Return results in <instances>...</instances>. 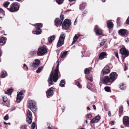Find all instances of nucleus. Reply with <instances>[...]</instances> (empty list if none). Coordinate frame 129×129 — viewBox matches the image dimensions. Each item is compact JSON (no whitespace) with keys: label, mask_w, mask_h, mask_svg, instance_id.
<instances>
[{"label":"nucleus","mask_w":129,"mask_h":129,"mask_svg":"<svg viewBox=\"0 0 129 129\" xmlns=\"http://www.w3.org/2000/svg\"><path fill=\"white\" fill-rule=\"evenodd\" d=\"M126 87L125 84H121L120 85L119 88L121 90H123Z\"/></svg>","instance_id":"cd10ccee"},{"label":"nucleus","mask_w":129,"mask_h":129,"mask_svg":"<svg viewBox=\"0 0 129 129\" xmlns=\"http://www.w3.org/2000/svg\"><path fill=\"white\" fill-rule=\"evenodd\" d=\"M107 24L108 27L109 28H112L113 26V23L110 20L108 21L107 23Z\"/></svg>","instance_id":"b1692460"},{"label":"nucleus","mask_w":129,"mask_h":129,"mask_svg":"<svg viewBox=\"0 0 129 129\" xmlns=\"http://www.w3.org/2000/svg\"><path fill=\"white\" fill-rule=\"evenodd\" d=\"M91 85L90 84L88 83H87V87L88 88H91Z\"/></svg>","instance_id":"de8ad7c7"},{"label":"nucleus","mask_w":129,"mask_h":129,"mask_svg":"<svg viewBox=\"0 0 129 129\" xmlns=\"http://www.w3.org/2000/svg\"><path fill=\"white\" fill-rule=\"evenodd\" d=\"M37 53L36 51H31L30 54L31 55H33L36 54Z\"/></svg>","instance_id":"c03bdc74"},{"label":"nucleus","mask_w":129,"mask_h":129,"mask_svg":"<svg viewBox=\"0 0 129 129\" xmlns=\"http://www.w3.org/2000/svg\"><path fill=\"white\" fill-rule=\"evenodd\" d=\"M107 55V53L105 52H102L100 54L99 59L102 60Z\"/></svg>","instance_id":"412c9836"},{"label":"nucleus","mask_w":129,"mask_h":129,"mask_svg":"<svg viewBox=\"0 0 129 129\" xmlns=\"http://www.w3.org/2000/svg\"><path fill=\"white\" fill-rule=\"evenodd\" d=\"M85 3H82L80 5V9L81 10H83L85 8Z\"/></svg>","instance_id":"bb28decb"},{"label":"nucleus","mask_w":129,"mask_h":129,"mask_svg":"<svg viewBox=\"0 0 129 129\" xmlns=\"http://www.w3.org/2000/svg\"><path fill=\"white\" fill-rule=\"evenodd\" d=\"M6 39L4 37H2L0 39V45H2L5 44Z\"/></svg>","instance_id":"393cba45"},{"label":"nucleus","mask_w":129,"mask_h":129,"mask_svg":"<svg viewBox=\"0 0 129 129\" xmlns=\"http://www.w3.org/2000/svg\"><path fill=\"white\" fill-rule=\"evenodd\" d=\"M123 123L125 126L129 127V117L127 116L124 117L123 118Z\"/></svg>","instance_id":"ddd939ff"},{"label":"nucleus","mask_w":129,"mask_h":129,"mask_svg":"<svg viewBox=\"0 0 129 129\" xmlns=\"http://www.w3.org/2000/svg\"><path fill=\"white\" fill-rule=\"evenodd\" d=\"M67 53V51H65L63 53H61L60 55L61 58H64L66 56Z\"/></svg>","instance_id":"c85d7f7f"},{"label":"nucleus","mask_w":129,"mask_h":129,"mask_svg":"<svg viewBox=\"0 0 129 129\" xmlns=\"http://www.w3.org/2000/svg\"><path fill=\"white\" fill-rule=\"evenodd\" d=\"M59 62V60L57 61V64L54 72L52 71L48 78V81L49 83V86L53 84V81L55 82H56L58 79V75L60 74L58 70Z\"/></svg>","instance_id":"f257e3e1"},{"label":"nucleus","mask_w":129,"mask_h":129,"mask_svg":"<svg viewBox=\"0 0 129 129\" xmlns=\"http://www.w3.org/2000/svg\"><path fill=\"white\" fill-rule=\"evenodd\" d=\"M108 114L109 116H111V113L110 111H109L108 112Z\"/></svg>","instance_id":"4d7b16f0"},{"label":"nucleus","mask_w":129,"mask_h":129,"mask_svg":"<svg viewBox=\"0 0 129 129\" xmlns=\"http://www.w3.org/2000/svg\"><path fill=\"white\" fill-rule=\"evenodd\" d=\"M23 92L21 91L20 92H18V94L16 98V101L17 103H19L23 98L22 96Z\"/></svg>","instance_id":"4468645a"},{"label":"nucleus","mask_w":129,"mask_h":129,"mask_svg":"<svg viewBox=\"0 0 129 129\" xmlns=\"http://www.w3.org/2000/svg\"><path fill=\"white\" fill-rule=\"evenodd\" d=\"M87 79L90 80L91 81H92L93 80L92 77L91 76H88L86 77Z\"/></svg>","instance_id":"72a5a7b5"},{"label":"nucleus","mask_w":129,"mask_h":129,"mask_svg":"<svg viewBox=\"0 0 129 129\" xmlns=\"http://www.w3.org/2000/svg\"><path fill=\"white\" fill-rule=\"evenodd\" d=\"M35 29H34L33 31V33L34 34L39 35L42 32V31L40 28L42 26V24L41 23H36L35 24Z\"/></svg>","instance_id":"f03ea898"},{"label":"nucleus","mask_w":129,"mask_h":129,"mask_svg":"<svg viewBox=\"0 0 129 129\" xmlns=\"http://www.w3.org/2000/svg\"><path fill=\"white\" fill-rule=\"evenodd\" d=\"M4 123L5 124H8V123H6V122H4Z\"/></svg>","instance_id":"338daca9"},{"label":"nucleus","mask_w":129,"mask_h":129,"mask_svg":"<svg viewBox=\"0 0 129 129\" xmlns=\"http://www.w3.org/2000/svg\"><path fill=\"white\" fill-rule=\"evenodd\" d=\"M65 37V36L64 34H62L60 35L57 44V47H60L63 44Z\"/></svg>","instance_id":"20e7f679"},{"label":"nucleus","mask_w":129,"mask_h":129,"mask_svg":"<svg viewBox=\"0 0 129 129\" xmlns=\"http://www.w3.org/2000/svg\"><path fill=\"white\" fill-rule=\"evenodd\" d=\"M110 124L112 125H113L114 124V122L113 121H111V122H110Z\"/></svg>","instance_id":"6e6d98bb"},{"label":"nucleus","mask_w":129,"mask_h":129,"mask_svg":"<svg viewBox=\"0 0 129 129\" xmlns=\"http://www.w3.org/2000/svg\"><path fill=\"white\" fill-rule=\"evenodd\" d=\"M118 33L120 35L122 36H124L128 34V31L124 29H121L118 31Z\"/></svg>","instance_id":"2eb2a0df"},{"label":"nucleus","mask_w":129,"mask_h":129,"mask_svg":"<svg viewBox=\"0 0 129 129\" xmlns=\"http://www.w3.org/2000/svg\"><path fill=\"white\" fill-rule=\"evenodd\" d=\"M100 119V117L99 116H97L93 119L91 121L90 123H96Z\"/></svg>","instance_id":"6ab92c4d"},{"label":"nucleus","mask_w":129,"mask_h":129,"mask_svg":"<svg viewBox=\"0 0 129 129\" xmlns=\"http://www.w3.org/2000/svg\"><path fill=\"white\" fill-rule=\"evenodd\" d=\"M79 36L80 35L79 34H76L75 35L73 38L72 44H74L75 42H76V41Z\"/></svg>","instance_id":"4be33fe9"},{"label":"nucleus","mask_w":129,"mask_h":129,"mask_svg":"<svg viewBox=\"0 0 129 129\" xmlns=\"http://www.w3.org/2000/svg\"><path fill=\"white\" fill-rule=\"evenodd\" d=\"M124 65H125V68H124V69L125 71H126V64L125 63Z\"/></svg>","instance_id":"bf43d9fd"},{"label":"nucleus","mask_w":129,"mask_h":129,"mask_svg":"<svg viewBox=\"0 0 129 129\" xmlns=\"http://www.w3.org/2000/svg\"><path fill=\"white\" fill-rule=\"evenodd\" d=\"M46 52V49L44 47H42L38 49L37 54L38 56H42Z\"/></svg>","instance_id":"0eeeda50"},{"label":"nucleus","mask_w":129,"mask_h":129,"mask_svg":"<svg viewBox=\"0 0 129 129\" xmlns=\"http://www.w3.org/2000/svg\"><path fill=\"white\" fill-rule=\"evenodd\" d=\"M85 122L87 123L88 122H87V120H85Z\"/></svg>","instance_id":"774afa93"},{"label":"nucleus","mask_w":129,"mask_h":129,"mask_svg":"<svg viewBox=\"0 0 129 129\" xmlns=\"http://www.w3.org/2000/svg\"><path fill=\"white\" fill-rule=\"evenodd\" d=\"M35 102L32 100H30L28 102V107L34 113L36 112L37 108L36 106Z\"/></svg>","instance_id":"7ed1b4c3"},{"label":"nucleus","mask_w":129,"mask_h":129,"mask_svg":"<svg viewBox=\"0 0 129 129\" xmlns=\"http://www.w3.org/2000/svg\"><path fill=\"white\" fill-rule=\"evenodd\" d=\"M89 71V69L88 68H86L84 70V73L85 74H88Z\"/></svg>","instance_id":"a19ab883"},{"label":"nucleus","mask_w":129,"mask_h":129,"mask_svg":"<svg viewBox=\"0 0 129 129\" xmlns=\"http://www.w3.org/2000/svg\"><path fill=\"white\" fill-rule=\"evenodd\" d=\"M53 88L51 87L47 91H46L47 96L48 98L50 96L52 95L53 94Z\"/></svg>","instance_id":"f3484780"},{"label":"nucleus","mask_w":129,"mask_h":129,"mask_svg":"<svg viewBox=\"0 0 129 129\" xmlns=\"http://www.w3.org/2000/svg\"><path fill=\"white\" fill-rule=\"evenodd\" d=\"M71 25V22L68 19H66L64 20L62 24V26L63 28L65 29L68 28Z\"/></svg>","instance_id":"6e6552de"},{"label":"nucleus","mask_w":129,"mask_h":129,"mask_svg":"<svg viewBox=\"0 0 129 129\" xmlns=\"http://www.w3.org/2000/svg\"><path fill=\"white\" fill-rule=\"evenodd\" d=\"M56 2L58 4H61L63 3V0H56Z\"/></svg>","instance_id":"f704fd0d"},{"label":"nucleus","mask_w":129,"mask_h":129,"mask_svg":"<svg viewBox=\"0 0 129 129\" xmlns=\"http://www.w3.org/2000/svg\"><path fill=\"white\" fill-rule=\"evenodd\" d=\"M60 18L61 19V20L58 18H56L55 20V24L57 26H58L61 24L64 19L63 15H61L60 16Z\"/></svg>","instance_id":"1a4fd4ad"},{"label":"nucleus","mask_w":129,"mask_h":129,"mask_svg":"<svg viewBox=\"0 0 129 129\" xmlns=\"http://www.w3.org/2000/svg\"><path fill=\"white\" fill-rule=\"evenodd\" d=\"M120 18H117V23L118 24V23L119 24V23L120 21Z\"/></svg>","instance_id":"603ef678"},{"label":"nucleus","mask_w":129,"mask_h":129,"mask_svg":"<svg viewBox=\"0 0 129 129\" xmlns=\"http://www.w3.org/2000/svg\"><path fill=\"white\" fill-rule=\"evenodd\" d=\"M3 11V10L1 8H0V12H2Z\"/></svg>","instance_id":"13d9d810"},{"label":"nucleus","mask_w":129,"mask_h":129,"mask_svg":"<svg viewBox=\"0 0 129 129\" xmlns=\"http://www.w3.org/2000/svg\"><path fill=\"white\" fill-rule=\"evenodd\" d=\"M35 62H33L32 65H30L31 67H36L38 66L40 63L39 60L38 59H36L35 60Z\"/></svg>","instance_id":"aec40b11"},{"label":"nucleus","mask_w":129,"mask_h":129,"mask_svg":"<svg viewBox=\"0 0 129 129\" xmlns=\"http://www.w3.org/2000/svg\"><path fill=\"white\" fill-rule=\"evenodd\" d=\"M118 76L117 74L115 72H112L110 74V81L111 83L113 82L117 79Z\"/></svg>","instance_id":"9d476101"},{"label":"nucleus","mask_w":129,"mask_h":129,"mask_svg":"<svg viewBox=\"0 0 129 129\" xmlns=\"http://www.w3.org/2000/svg\"><path fill=\"white\" fill-rule=\"evenodd\" d=\"M87 109L88 110H90V108L89 107H87Z\"/></svg>","instance_id":"e2e57ef3"},{"label":"nucleus","mask_w":129,"mask_h":129,"mask_svg":"<svg viewBox=\"0 0 129 129\" xmlns=\"http://www.w3.org/2000/svg\"><path fill=\"white\" fill-rule=\"evenodd\" d=\"M100 81L104 84H106L110 82L111 83L110 81V79L108 76H106L103 78H101Z\"/></svg>","instance_id":"9b49d317"},{"label":"nucleus","mask_w":129,"mask_h":129,"mask_svg":"<svg viewBox=\"0 0 129 129\" xmlns=\"http://www.w3.org/2000/svg\"><path fill=\"white\" fill-rule=\"evenodd\" d=\"M125 42H127L129 41V38H127L125 39Z\"/></svg>","instance_id":"864d4df0"},{"label":"nucleus","mask_w":129,"mask_h":129,"mask_svg":"<svg viewBox=\"0 0 129 129\" xmlns=\"http://www.w3.org/2000/svg\"><path fill=\"white\" fill-rule=\"evenodd\" d=\"M55 38V36L53 35L49 37L48 38V41L50 44L52 43L53 41L54 40Z\"/></svg>","instance_id":"5701e85b"},{"label":"nucleus","mask_w":129,"mask_h":129,"mask_svg":"<svg viewBox=\"0 0 129 129\" xmlns=\"http://www.w3.org/2000/svg\"><path fill=\"white\" fill-rule=\"evenodd\" d=\"M10 4V3L8 2H6L3 4V6L5 8H7Z\"/></svg>","instance_id":"7c9ffc66"},{"label":"nucleus","mask_w":129,"mask_h":129,"mask_svg":"<svg viewBox=\"0 0 129 129\" xmlns=\"http://www.w3.org/2000/svg\"><path fill=\"white\" fill-rule=\"evenodd\" d=\"M105 90L108 92H109L110 91V87L109 86L106 87L104 88Z\"/></svg>","instance_id":"473e14b6"},{"label":"nucleus","mask_w":129,"mask_h":129,"mask_svg":"<svg viewBox=\"0 0 129 129\" xmlns=\"http://www.w3.org/2000/svg\"><path fill=\"white\" fill-rule=\"evenodd\" d=\"M6 72L5 71H3L0 77L3 78L7 76Z\"/></svg>","instance_id":"a878e982"},{"label":"nucleus","mask_w":129,"mask_h":129,"mask_svg":"<svg viewBox=\"0 0 129 129\" xmlns=\"http://www.w3.org/2000/svg\"><path fill=\"white\" fill-rule=\"evenodd\" d=\"M76 84L79 88H80L82 87V86L80 83L79 82H76Z\"/></svg>","instance_id":"58836bf2"},{"label":"nucleus","mask_w":129,"mask_h":129,"mask_svg":"<svg viewBox=\"0 0 129 129\" xmlns=\"http://www.w3.org/2000/svg\"><path fill=\"white\" fill-rule=\"evenodd\" d=\"M42 67H39L38 69L37 70L36 72L37 73H40L42 70Z\"/></svg>","instance_id":"e433bc0d"},{"label":"nucleus","mask_w":129,"mask_h":129,"mask_svg":"<svg viewBox=\"0 0 129 129\" xmlns=\"http://www.w3.org/2000/svg\"><path fill=\"white\" fill-rule=\"evenodd\" d=\"M92 107L95 110L96 109V106L95 105H93Z\"/></svg>","instance_id":"5fc2aeb1"},{"label":"nucleus","mask_w":129,"mask_h":129,"mask_svg":"<svg viewBox=\"0 0 129 129\" xmlns=\"http://www.w3.org/2000/svg\"><path fill=\"white\" fill-rule=\"evenodd\" d=\"M103 2H105V0H101Z\"/></svg>","instance_id":"69168bd1"},{"label":"nucleus","mask_w":129,"mask_h":129,"mask_svg":"<svg viewBox=\"0 0 129 129\" xmlns=\"http://www.w3.org/2000/svg\"><path fill=\"white\" fill-rule=\"evenodd\" d=\"M3 101L4 102H6L7 100V98L6 97L4 96L3 98Z\"/></svg>","instance_id":"49530a36"},{"label":"nucleus","mask_w":129,"mask_h":129,"mask_svg":"<svg viewBox=\"0 0 129 129\" xmlns=\"http://www.w3.org/2000/svg\"><path fill=\"white\" fill-rule=\"evenodd\" d=\"M125 23L126 24H129V16L127 19Z\"/></svg>","instance_id":"3c124183"},{"label":"nucleus","mask_w":129,"mask_h":129,"mask_svg":"<svg viewBox=\"0 0 129 129\" xmlns=\"http://www.w3.org/2000/svg\"><path fill=\"white\" fill-rule=\"evenodd\" d=\"M27 126L26 125H23L21 126L20 128L22 129H27Z\"/></svg>","instance_id":"c9c22d12"},{"label":"nucleus","mask_w":129,"mask_h":129,"mask_svg":"<svg viewBox=\"0 0 129 129\" xmlns=\"http://www.w3.org/2000/svg\"><path fill=\"white\" fill-rule=\"evenodd\" d=\"M36 124L34 122H33L31 126V129H35Z\"/></svg>","instance_id":"4c0bfd02"},{"label":"nucleus","mask_w":129,"mask_h":129,"mask_svg":"<svg viewBox=\"0 0 129 129\" xmlns=\"http://www.w3.org/2000/svg\"><path fill=\"white\" fill-rule=\"evenodd\" d=\"M23 66L24 67H26L27 66L26 65L25 63L23 64Z\"/></svg>","instance_id":"0e129e2a"},{"label":"nucleus","mask_w":129,"mask_h":129,"mask_svg":"<svg viewBox=\"0 0 129 129\" xmlns=\"http://www.w3.org/2000/svg\"><path fill=\"white\" fill-rule=\"evenodd\" d=\"M120 52L122 54L125 55V57L124 58L128 56L129 54L128 51L124 48H122L120 49Z\"/></svg>","instance_id":"dca6fc26"},{"label":"nucleus","mask_w":129,"mask_h":129,"mask_svg":"<svg viewBox=\"0 0 129 129\" xmlns=\"http://www.w3.org/2000/svg\"><path fill=\"white\" fill-rule=\"evenodd\" d=\"M9 118L8 115H6L4 117V119L5 120H8Z\"/></svg>","instance_id":"09e8293b"},{"label":"nucleus","mask_w":129,"mask_h":129,"mask_svg":"<svg viewBox=\"0 0 129 129\" xmlns=\"http://www.w3.org/2000/svg\"><path fill=\"white\" fill-rule=\"evenodd\" d=\"M114 54L115 55L116 57L118 58H119V57L118 55V53L117 51H115L114 52Z\"/></svg>","instance_id":"a18cd8bd"},{"label":"nucleus","mask_w":129,"mask_h":129,"mask_svg":"<svg viewBox=\"0 0 129 129\" xmlns=\"http://www.w3.org/2000/svg\"><path fill=\"white\" fill-rule=\"evenodd\" d=\"M87 13V11L86 10L84 11L82 15V17H83L85 16Z\"/></svg>","instance_id":"37998d69"},{"label":"nucleus","mask_w":129,"mask_h":129,"mask_svg":"<svg viewBox=\"0 0 129 129\" xmlns=\"http://www.w3.org/2000/svg\"><path fill=\"white\" fill-rule=\"evenodd\" d=\"M19 8L18 5L16 3H14L12 4L9 10L11 12H15L17 11Z\"/></svg>","instance_id":"39448f33"},{"label":"nucleus","mask_w":129,"mask_h":129,"mask_svg":"<svg viewBox=\"0 0 129 129\" xmlns=\"http://www.w3.org/2000/svg\"><path fill=\"white\" fill-rule=\"evenodd\" d=\"M123 107L122 106H121L119 109V112L120 113H121L123 111Z\"/></svg>","instance_id":"79ce46f5"},{"label":"nucleus","mask_w":129,"mask_h":129,"mask_svg":"<svg viewBox=\"0 0 129 129\" xmlns=\"http://www.w3.org/2000/svg\"><path fill=\"white\" fill-rule=\"evenodd\" d=\"M12 91L13 90L12 89H9L7 90V91L6 93L9 95H10Z\"/></svg>","instance_id":"2f4dec72"},{"label":"nucleus","mask_w":129,"mask_h":129,"mask_svg":"<svg viewBox=\"0 0 129 129\" xmlns=\"http://www.w3.org/2000/svg\"><path fill=\"white\" fill-rule=\"evenodd\" d=\"M94 31L97 35H102L103 32L102 29L99 28L97 25H96L94 27Z\"/></svg>","instance_id":"f8f14e48"},{"label":"nucleus","mask_w":129,"mask_h":129,"mask_svg":"<svg viewBox=\"0 0 129 129\" xmlns=\"http://www.w3.org/2000/svg\"><path fill=\"white\" fill-rule=\"evenodd\" d=\"M64 84L65 81L64 80H62L60 82L59 84L60 86L61 87H63L64 86Z\"/></svg>","instance_id":"c756f323"},{"label":"nucleus","mask_w":129,"mask_h":129,"mask_svg":"<svg viewBox=\"0 0 129 129\" xmlns=\"http://www.w3.org/2000/svg\"><path fill=\"white\" fill-rule=\"evenodd\" d=\"M2 55V51L0 49V57Z\"/></svg>","instance_id":"052dcab7"},{"label":"nucleus","mask_w":129,"mask_h":129,"mask_svg":"<svg viewBox=\"0 0 129 129\" xmlns=\"http://www.w3.org/2000/svg\"><path fill=\"white\" fill-rule=\"evenodd\" d=\"M51 128L50 127V126H49L48 127V129H51Z\"/></svg>","instance_id":"680f3d73"},{"label":"nucleus","mask_w":129,"mask_h":129,"mask_svg":"<svg viewBox=\"0 0 129 129\" xmlns=\"http://www.w3.org/2000/svg\"><path fill=\"white\" fill-rule=\"evenodd\" d=\"M105 42V41L104 39L103 40V41L100 43V45L101 46H102L104 45Z\"/></svg>","instance_id":"ea45409f"},{"label":"nucleus","mask_w":129,"mask_h":129,"mask_svg":"<svg viewBox=\"0 0 129 129\" xmlns=\"http://www.w3.org/2000/svg\"><path fill=\"white\" fill-rule=\"evenodd\" d=\"M27 115V121L29 124H30L32 122V114L31 112L29 110H27L26 111Z\"/></svg>","instance_id":"423d86ee"},{"label":"nucleus","mask_w":129,"mask_h":129,"mask_svg":"<svg viewBox=\"0 0 129 129\" xmlns=\"http://www.w3.org/2000/svg\"><path fill=\"white\" fill-rule=\"evenodd\" d=\"M87 116L88 118H90L92 117V115L90 114H88L87 115Z\"/></svg>","instance_id":"8fccbe9b"},{"label":"nucleus","mask_w":129,"mask_h":129,"mask_svg":"<svg viewBox=\"0 0 129 129\" xmlns=\"http://www.w3.org/2000/svg\"><path fill=\"white\" fill-rule=\"evenodd\" d=\"M110 72L109 68L108 66H106L102 70V72L103 74H107Z\"/></svg>","instance_id":"a211bd4d"}]
</instances>
